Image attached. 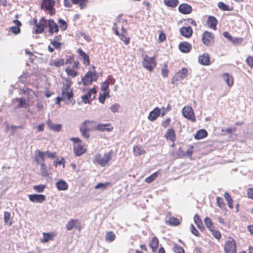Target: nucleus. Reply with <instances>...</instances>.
<instances>
[{
    "instance_id": "f257e3e1",
    "label": "nucleus",
    "mask_w": 253,
    "mask_h": 253,
    "mask_svg": "<svg viewBox=\"0 0 253 253\" xmlns=\"http://www.w3.org/2000/svg\"><path fill=\"white\" fill-rule=\"evenodd\" d=\"M72 84V82L70 79L69 78H66L65 79V82L63 83V86L62 88L61 95L62 96L65 95L66 99L69 101L73 98L74 96L73 89H71L69 91Z\"/></svg>"
},
{
    "instance_id": "f03ea898",
    "label": "nucleus",
    "mask_w": 253,
    "mask_h": 253,
    "mask_svg": "<svg viewBox=\"0 0 253 253\" xmlns=\"http://www.w3.org/2000/svg\"><path fill=\"white\" fill-rule=\"evenodd\" d=\"M113 154V151L110 150L109 152L105 153L103 157L100 154L97 155L95 160L100 166L105 167L111 159Z\"/></svg>"
},
{
    "instance_id": "7ed1b4c3",
    "label": "nucleus",
    "mask_w": 253,
    "mask_h": 253,
    "mask_svg": "<svg viewBox=\"0 0 253 253\" xmlns=\"http://www.w3.org/2000/svg\"><path fill=\"white\" fill-rule=\"evenodd\" d=\"M224 250L225 253H236L237 246L233 238L230 237L225 241Z\"/></svg>"
},
{
    "instance_id": "20e7f679",
    "label": "nucleus",
    "mask_w": 253,
    "mask_h": 253,
    "mask_svg": "<svg viewBox=\"0 0 253 253\" xmlns=\"http://www.w3.org/2000/svg\"><path fill=\"white\" fill-rule=\"evenodd\" d=\"M142 63L145 68L151 72L156 66L155 56L150 57L146 55L143 59Z\"/></svg>"
},
{
    "instance_id": "39448f33",
    "label": "nucleus",
    "mask_w": 253,
    "mask_h": 253,
    "mask_svg": "<svg viewBox=\"0 0 253 253\" xmlns=\"http://www.w3.org/2000/svg\"><path fill=\"white\" fill-rule=\"evenodd\" d=\"M42 20H44L45 24L48 27V32L50 34H53L54 32L57 33L59 31V27L53 19L47 20L44 17H42L41 21Z\"/></svg>"
},
{
    "instance_id": "423d86ee",
    "label": "nucleus",
    "mask_w": 253,
    "mask_h": 253,
    "mask_svg": "<svg viewBox=\"0 0 253 253\" xmlns=\"http://www.w3.org/2000/svg\"><path fill=\"white\" fill-rule=\"evenodd\" d=\"M93 76H95V73H93L91 71H88L82 78L81 82H79V84H80L83 83L84 86H88L92 84Z\"/></svg>"
},
{
    "instance_id": "0eeeda50",
    "label": "nucleus",
    "mask_w": 253,
    "mask_h": 253,
    "mask_svg": "<svg viewBox=\"0 0 253 253\" xmlns=\"http://www.w3.org/2000/svg\"><path fill=\"white\" fill-rule=\"evenodd\" d=\"M96 92L97 90L95 87L90 89L86 94L81 96L83 101L85 104L89 103L90 101L89 99H90L91 100H93L95 98L94 94H96Z\"/></svg>"
},
{
    "instance_id": "6e6552de",
    "label": "nucleus",
    "mask_w": 253,
    "mask_h": 253,
    "mask_svg": "<svg viewBox=\"0 0 253 253\" xmlns=\"http://www.w3.org/2000/svg\"><path fill=\"white\" fill-rule=\"evenodd\" d=\"M214 35L209 31L204 32L202 36V42L207 46H210L213 42Z\"/></svg>"
},
{
    "instance_id": "1a4fd4ad",
    "label": "nucleus",
    "mask_w": 253,
    "mask_h": 253,
    "mask_svg": "<svg viewBox=\"0 0 253 253\" xmlns=\"http://www.w3.org/2000/svg\"><path fill=\"white\" fill-rule=\"evenodd\" d=\"M182 113L185 118L193 122L195 121L194 113L191 107H184L182 110Z\"/></svg>"
},
{
    "instance_id": "9d476101",
    "label": "nucleus",
    "mask_w": 253,
    "mask_h": 253,
    "mask_svg": "<svg viewBox=\"0 0 253 253\" xmlns=\"http://www.w3.org/2000/svg\"><path fill=\"white\" fill-rule=\"evenodd\" d=\"M29 200L33 203H43L46 199L45 196L42 194H33L28 195Z\"/></svg>"
},
{
    "instance_id": "9b49d317",
    "label": "nucleus",
    "mask_w": 253,
    "mask_h": 253,
    "mask_svg": "<svg viewBox=\"0 0 253 253\" xmlns=\"http://www.w3.org/2000/svg\"><path fill=\"white\" fill-rule=\"evenodd\" d=\"M180 35L186 38H190L193 34V30L191 26L182 27L179 28Z\"/></svg>"
},
{
    "instance_id": "f8f14e48",
    "label": "nucleus",
    "mask_w": 253,
    "mask_h": 253,
    "mask_svg": "<svg viewBox=\"0 0 253 253\" xmlns=\"http://www.w3.org/2000/svg\"><path fill=\"white\" fill-rule=\"evenodd\" d=\"M90 123L89 120L85 121L83 123V125L80 128L82 135L86 139H88L89 137V134L88 133V132L90 130V129L86 126L87 123Z\"/></svg>"
},
{
    "instance_id": "ddd939ff",
    "label": "nucleus",
    "mask_w": 253,
    "mask_h": 253,
    "mask_svg": "<svg viewBox=\"0 0 253 253\" xmlns=\"http://www.w3.org/2000/svg\"><path fill=\"white\" fill-rule=\"evenodd\" d=\"M178 11L183 14H188L192 12L191 6L187 3H182L178 6Z\"/></svg>"
},
{
    "instance_id": "4468645a",
    "label": "nucleus",
    "mask_w": 253,
    "mask_h": 253,
    "mask_svg": "<svg viewBox=\"0 0 253 253\" xmlns=\"http://www.w3.org/2000/svg\"><path fill=\"white\" fill-rule=\"evenodd\" d=\"M199 62L203 65L207 66L211 64L210 56L207 53H204L198 58Z\"/></svg>"
},
{
    "instance_id": "2eb2a0df",
    "label": "nucleus",
    "mask_w": 253,
    "mask_h": 253,
    "mask_svg": "<svg viewBox=\"0 0 253 253\" xmlns=\"http://www.w3.org/2000/svg\"><path fill=\"white\" fill-rule=\"evenodd\" d=\"M178 47L180 51L185 53L189 52L192 49L191 44L186 42H181Z\"/></svg>"
},
{
    "instance_id": "dca6fc26",
    "label": "nucleus",
    "mask_w": 253,
    "mask_h": 253,
    "mask_svg": "<svg viewBox=\"0 0 253 253\" xmlns=\"http://www.w3.org/2000/svg\"><path fill=\"white\" fill-rule=\"evenodd\" d=\"M187 69L183 68L175 74L173 77V80H175L176 81H180L181 80L185 78L187 76Z\"/></svg>"
},
{
    "instance_id": "f3484780",
    "label": "nucleus",
    "mask_w": 253,
    "mask_h": 253,
    "mask_svg": "<svg viewBox=\"0 0 253 253\" xmlns=\"http://www.w3.org/2000/svg\"><path fill=\"white\" fill-rule=\"evenodd\" d=\"M160 114L161 110L157 107L150 112L148 118L150 121H154L157 119Z\"/></svg>"
},
{
    "instance_id": "a211bd4d",
    "label": "nucleus",
    "mask_w": 253,
    "mask_h": 253,
    "mask_svg": "<svg viewBox=\"0 0 253 253\" xmlns=\"http://www.w3.org/2000/svg\"><path fill=\"white\" fill-rule=\"evenodd\" d=\"M13 22L15 25L14 26H11L10 28V30L13 34L18 35L21 32L20 27L21 26L22 23L18 20H14Z\"/></svg>"
},
{
    "instance_id": "6ab92c4d",
    "label": "nucleus",
    "mask_w": 253,
    "mask_h": 253,
    "mask_svg": "<svg viewBox=\"0 0 253 253\" xmlns=\"http://www.w3.org/2000/svg\"><path fill=\"white\" fill-rule=\"evenodd\" d=\"M113 128L110 124H99L96 126L95 129L101 131H110Z\"/></svg>"
},
{
    "instance_id": "aec40b11",
    "label": "nucleus",
    "mask_w": 253,
    "mask_h": 253,
    "mask_svg": "<svg viewBox=\"0 0 253 253\" xmlns=\"http://www.w3.org/2000/svg\"><path fill=\"white\" fill-rule=\"evenodd\" d=\"M218 21L216 18L213 16H209L207 20V24L209 27L213 30L216 29V25Z\"/></svg>"
},
{
    "instance_id": "412c9836",
    "label": "nucleus",
    "mask_w": 253,
    "mask_h": 253,
    "mask_svg": "<svg viewBox=\"0 0 253 253\" xmlns=\"http://www.w3.org/2000/svg\"><path fill=\"white\" fill-rule=\"evenodd\" d=\"M45 22L44 20L40 21V22L38 24H36V29L33 31V33L36 34H39L42 33L45 26H44Z\"/></svg>"
},
{
    "instance_id": "4be33fe9",
    "label": "nucleus",
    "mask_w": 253,
    "mask_h": 253,
    "mask_svg": "<svg viewBox=\"0 0 253 253\" xmlns=\"http://www.w3.org/2000/svg\"><path fill=\"white\" fill-rule=\"evenodd\" d=\"M77 53L82 57L83 63L87 65H89V56L82 49L79 48L77 49Z\"/></svg>"
},
{
    "instance_id": "5701e85b",
    "label": "nucleus",
    "mask_w": 253,
    "mask_h": 253,
    "mask_svg": "<svg viewBox=\"0 0 253 253\" xmlns=\"http://www.w3.org/2000/svg\"><path fill=\"white\" fill-rule=\"evenodd\" d=\"M46 124L49 128L54 131L59 132L61 130L62 125L61 124H54L48 119L46 122Z\"/></svg>"
},
{
    "instance_id": "b1692460",
    "label": "nucleus",
    "mask_w": 253,
    "mask_h": 253,
    "mask_svg": "<svg viewBox=\"0 0 253 253\" xmlns=\"http://www.w3.org/2000/svg\"><path fill=\"white\" fill-rule=\"evenodd\" d=\"M56 186L59 191H65L68 188L67 182L62 179L59 180L56 183Z\"/></svg>"
},
{
    "instance_id": "393cba45",
    "label": "nucleus",
    "mask_w": 253,
    "mask_h": 253,
    "mask_svg": "<svg viewBox=\"0 0 253 253\" xmlns=\"http://www.w3.org/2000/svg\"><path fill=\"white\" fill-rule=\"evenodd\" d=\"M55 4V1L53 0H42L41 4V8H49L52 7Z\"/></svg>"
},
{
    "instance_id": "a878e982",
    "label": "nucleus",
    "mask_w": 253,
    "mask_h": 253,
    "mask_svg": "<svg viewBox=\"0 0 253 253\" xmlns=\"http://www.w3.org/2000/svg\"><path fill=\"white\" fill-rule=\"evenodd\" d=\"M74 152L76 156H80L84 153V151L83 146L81 144H74Z\"/></svg>"
},
{
    "instance_id": "bb28decb",
    "label": "nucleus",
    "mask_w": 253,
    "mask_h": 253,
    "mask_svg": "<svg viewBox=\"0 0 253 253\" xmlns=\"http://www.w3.org/2000/svg\"><path fill=\"white\" fill-rule=\"evenodd\" d=\"M222 78L229 87L233 85L234 81L233 78L231 75L228 73H225L222 75Z\"/></svg>"
},
{
    "instance_id": "cd10ccee",
    "label": "nucleus",
    "mask_w": 253,
    "mask_h": 253,
    "mask_svg": "<svg viewBox=\"0 0 253 253\" xmlns=\"http://www.w3.org/2000/svg\"><path fill=\"white\" fill-rule=\"evenodd\" d=\"M165 137L171 141H174L175 140V134L174 129L172 128L169 129L165 135Z\"/></svg>"
},
{
    "instance_id": "c85d7f7f",
    "label": "nucleus",
    "mask_w": 253,
    "mask_h": 253,
    "mask_svg": "<svg viewBox=\"0 0 253 253\" xmlns=\"http://www.w3.org/2000/svg\"><path fill=\"white\" fill-rule=\"evenodd\" d=\"M207 135V131L205 129H201L197 131L195 135V138L197 140H200L206 137Z\"/></svg>"
},
{
    "instance_id": "c756f323",
    "label": "nucleus",
    "mask_w": 253,
    "mask_h": 253,
    "mask_svg": "<svg viewBox=\"0 0 253 253\" xmlns=\"http://www.w3.org/2000/svg\"><path fill=\"white\" fill-rule=\"evenodd\" d=\"M16 100L18 102V104L15 107V109L26 108L27 103L25 98L22 97L17 98Z\"/></svg>"
},
{
    "instance_id": "7c9ffc66",
    "label": "nucleus",
    "mask_w": 253,
    "mask_h": 253,
    "mask_svg": "<svg viewBox=\"0 0 253 253\" xmlns=\"http://www.w3.org/2000/svg\"><path fill=\"white\" fill-rule=\"evenodd\" d=\"M78 220L77 219H71L66 224V228L68 231L72 230L74 228H78Z\"/></svg>"
},
{
    "instance_id": "2f4dec72",
    "label": "nucleus",
    "mask_w": 253,
    "mask_h": 253,
    "mask_svg": "<svg viewBox=\"0 0 253 253\" xmlns=\"http://www.w3.org/2000/svg\"><path fill=\"white\" fill-rule=\"evenodd\" d=\"M71 1L74 4H79L80 8L83 9L86 7L88 0H71Z\"/></svg>"
},
{
    "instance_id": "473e14b6",
    "label": "nucleus",
    "mask_w": 253,
    "mask_h": 253,
    "mask_svg": "<svg viewBox=\"0 0 253 253\" xmlns=\"http://www.w3.org/2000/svg\"><path fill=\"white\" fill-rule=\"evenodd\" d=\"M159 244L158 239L155 237L152 238L151 242L149 243V246L152 249L153 251L154 252L156 249H157Z\"/></svg>"
},
{
    "instance_id": "72a5a7b5",
    "label": "nucleus",
    "mask_w": 253,
    "mask_h": 253,
    "mask_svg": "<svg viewBox=\"0 0 253 253\" xmlns=\"http://www.w3.org/2000/svg\"><path fill=\"white\" fill-rule=\"evenodd\" d=\"M164 3L168 7H175L179 3L178 0H164Z\"/></svg>"
},
{
    "instance_id": "f704fd0d",
    "label": "nucleus",
    "mask_w": 253,
    "mask_h": 253,
    "mask_svg": "<svg viewBox=\"0 0 253 253\" xmlns=\"http://www.w3.org/2000/svg\"><path fill=\"white\" fill-rule=\"evenodd\" d=\"M218 8L223 11H232L233 9L232 7H230L223 2H219L217 4Z\"/></svg>"
},
{
    "instance_id": "c9c22d12",
    "label": "nucleus",
    "mask_w": 253,
    "mask_h": 253,
    "mask_svg": "<svg viewBox=\"0 0 253 253\" xmlns=\"http://www.w3.org/2000/svg\"><path fill=\"white\" fill-rule=\"evenodd\" d=\"M116 238L115 234L112 231L107 232L105 236V241L107 242H113Z\"/></svg>"
},
{
    "instance_id": "e433bc0d",
    "label": "nucleus",
    "mask_w": 253,
    "mask_h": 253,
    "mask_svg": "<svg viewBox=\"0 0 253 253\" xmlns=\"http://www.w3.org/2000/svg\"><path fill=\"white\" fill-rule=\"evenodd\" d=\"M204 220L206 227L209 229L210 231L213 230V229H214L213 222L209 217H206Z\"/></svg>"
},
{
    "instance_id": "4c0bfd02",
    "label": "nucleus",
    "mask_w": 253,
    "mask_h": 253,
    "mask_svg": "<svg viewBox=\"0 0 253 253\" xmlns=\"http://www.w3.org/2000/svg\"><path fill=\"white\" fill-rule=\"evenodd\" d=\"M133 152L136 156H140L145 153L143 148L140 146H135L133 147Z\"/></svg>"
},
{
    "instance_id": "58836bf2",
    "label": "nucleus",
    "mask_w": 253,
    "mask_h": 253,
    "mask_svg": "<svg viewBox=\"0 0 253 253\" xmlns=\"http://www.w3.org/2000/svg\"><path fill=\"white\" fill-rule=\"evenodd\" d=\"M159 172L157 171L151 175H150L149 176L146 177L145 178V181L148 183H151L153 181H154L158 176Z\"/></svg>"
},
{
    "instance_id": "ea45409f",
    "label": "nucleus",
    "mask_w": 253,
    "mask_h": 253,
    "mask_svg": "<svg viewBox=\"0 0 253 253\" xmlns=\"http://www.w3.org/2000/svg\"><path fill=\"white\" fill-rule=\"evenodd\" d=\"M224 198L227 202L228 207L230 209L233 208L232 199L228 192H225L224 195Z\"/></svg>"
},
{
    "instance_id": "a19ab883",
    "label": "nucleus",
    "mask_w": 253,
    "mask_h": 253,
    "mask_svg": "<svg viewBox=\"0 0 253 253\" xmlns=\"http://www.w3.org/2000/svg\"><path fill=\"white\" fill-rule=\"evenodd\" d=\"M41 171L42 175L43 176H47L48 175V172L47 169V167L44 163H42L41 164Z\"/></svg>"
},
{
    "instance_id": "79ce46f5",
    "label": "nucleus",
    "mask_w": 253,
    "mask_h": 253,
    "mask_svg": "<svg viewBox=\"0 0 253 253\" xmlns=\"http://www.w3.org/2000/svg\"><path fill=\"white\" fill-rule=\"evenodd\" d=\"M58 23L62 31H65L67 28V24L66 21L61 18L58 19Z\"/></svg>"
},
{
    "instance_id": "37998d69",
    "label": "nucleus",
    "mask_w": 253,
    "mask_h": 253,
    "mask_svg": "<svg viewBox=\"0 0 253 253\" xmlns=\"http://www.w3.org/2000/svg\"><path fill=\"white\" fill-rule=\"evenodd\" d=\"M216 202L218 206V207L222 209H224L226 207L225 204L224 202L223 199L222 198L220 197H217L216 198Z\"/></svg>"
},
{
    "instance_id": "c03bdc74",
    "label": "nucleus",
    "mask_w": 253,
    "mask_h": 253,
    "mask_svg": "<svg viewBox=\"0 0 253 253\" xmlns=\"http://www.w3.org/2000/svg\"><path fill=\"white\" fill-rule=\"evenodd\" d=\"M65 71L68 75L70 76L73 78L76 77L78 75V72L73 69L67 68L65 69Z\"/></svg>"
},
{
    "instance_id": "a18cd8bd",
    "label": "nucleus",
    "mask_w": 253,
    "mask_h": 253,
    "mask_svg": "<svg viewBox=\"0 0 253 253\" xmlns=\"http://www.w3.org/2000/svg\"><path fill=\"white\" fill-rule=\"evenodd\" d=\"M110 184V182H106V183H99L95 186V189H105L106 187Z\"/></svg>"
},
{
    "instance_id": "49530a36",
    "label": "nucleus",
    "mask_w": 253,
    "mask_h": 253,
    "mask_svg": "<svg viewBox=\"0 0 253 253\" xmlns=\"http://www.w3.org/2000/svg\"><path fill=\"white\" fill-rule=\"evenodd\" d=\"M173 251L175 253H185L183 248L177 244L174 245Z\"/></svg>"
},
{
    "instance_id": "de8ad7c7",
    "label": "nucleus",
    "mask_w": 253,
    "mask_h": 253,
    "mask_svg": "<svg viewBox=\"0 0 253 253\" xmlns=\"http://www.w3.org/2000/svg\"><path fill=\"white\" fill-rule=\"evenodd\" d=\"M45 188V185L42 184L35 185L33 187L34 189L39 193L42 192L44 191Z\"/></svg>"
},
{
    "instance_id": "09e8293b",
    "label": "nucleus",
    "mask_w": 253,
    "mask_h": 253,
    "mask_svg": "<svg viewBox=\"0 0 253 253\" xmlns=\"http://www.w3.org/2000/svg\"><path fill=\"white\" fill-rule=\"evenodd\" d=\"M10 217V213L8 211H4V222L5 223H8L9 225H11L12 224V222L10 221L9 223V221Z\"/></svg>"
},
{
    "instance_id": "8fccbe9b",
    "label": "nucleus",
    "mask_w": 253,
    "mask_h": 253,
    "mask_svg": "<svg viewBox=\"0 0 253 253\" xmlns=\"http://www.w3.org/2000/svg\"><path fill=\"white\" fill-rule=\"evenodd\" d=\"M169 225L174 226H177L180 223L179 220L177 218L173 217L169 218Z\"/></svg>"
},
{
    "instance_id": "3c124183",
    "label": "nucleus",
    "mask_w": 253,
    "mask_h": 253,
    "mask_svg": "<svg viewBox=\"0 0 253 253\" xmlns=\"http://www.w3.org/2000/svg\"><path fill=\"white\" fill-rule=\"evenodd\" d=\"M43 238L41 239L42 243H47L51 239V234L50 233H43Z\"/></svg>"
},
{
    "instance_id": "603ef678",
    "label": "nucleus",
    "mask_w": 253,
    "mask_h": 253,
    "mask_svg": "<svg viewBox=\"0 0 253 253\" xmlns=\"http://www.w3.org/2000/svg\"><path fill=\"white\" fill-rule=\"evenodd\" d=\"M190 231L191 233L195 236L197 237H200L201 235L199 231L197 230L193 224H191L190 225Z\"/></svg>"
},
{
    "instance_id": "864d4df0",
    "label": "nucleus",
    "mask_w": 253,
    "mask_h": 253,
    "mask_svg": "<svg viewBox=\"0 0 253 253\" xmlns=\"http://www.w3.org/2000/svg\"><path fill=\"white\" fill-rule=\"evenodd\" d=\"M118 36L120 37V39L125 43L126 44H128L129 43L130 39L129 38H127L125 35V34H120V35H118Z\"/></svg>"
},
{
    "instance_id": "5fc2aeb1",
    "label": "nucleus",
    "mask_w": 253,
    "mask_h": 253,
    "mask_svg": "<svg viewBox=\"0 0 253 253\" xmlns=\"http://www.w3.org/2000/svg\"><path fill=\"white\" fill-rule=\"evenodd\" d=\"M64 64V60L63 59H60L58 60H55L53 62V65L56 67H59Z\"/></svg>"
},
{
    "instance_id": "6e6d98bb",
    "label": "nucleus",
    "mask_w": 253,
    "mask_h": 253,
    "mask_svg": "<svg viewBox=\"0 0 253 253\" xmlns=\"http://www.w3.org/2000/svg\"><path fill=\"white\" fill-rule=\"evenodd\" d=\"M50 43L53 46L54 48L57 49H59L61 48L62 43L57 41L54 40L51 41Z\"/></svg>"
},
{
    "instance_id": "4d7b16f0",
    "label": "nucleus",
    "mask_w": 253,
    "mask_h": 253,
    "mask_svg": "<svg viewBox=\"0 0 253 253\" xmlns=\"http://www.w3.org/2000/svg\"><path fill=\"white\" fill-rule=\"evenodd\" d=\"M101 89L102 91H107L109 90V83L107 82V81H104L101 84Z\"/></svg>"
},
{
    "instance_id": "13d9d810",
    "label": "nucleus",
    "mask_w": 253,
    "mask_h": 253,
    "mask_svg": "<svg viewBox=\"0 0 253 253\" xmlns=\"http://www.w3.org/2000/svg\"><path fill=\"white\" fill-rule=\"evenodd\" d=\"M119 104H115L110 106V109L113 113L118 112L120 108Z\"/></svg>"
},
{
    "instance_id": "bf43d9fd",
    "label": "nucleus",
    "mask_w": 253,
    "mask_h": 253,
    "mask_svg": "<svg viewBox=\"0 0 253 253\" xmlns=\"http://www.w3.org/2000/svg\"><path fill=\"white\" fill-rule=\"evenodd\" d=\"M210 231L212 232V234L214 238L217 239L221 238V234L218 231L215 230L214 229H213V230H211Z\"/></svg>"
},
{
    "instance_id": "052dcab7",
    "label": "nucleus",
    "mask_w": 253,
    "mask_h": 253,
    "mask_svg": "<svg viewBox=\"0 0 253 253\" xmlns=\"http://www.w3.org/2000/svg\"><path fill=\"white\" fill-rule=\"evenodd\" d=\"M169 70L167 69V64H165L162 69V74L164 77H167L168 76Z\"/></svg>"
},
{
    "instance_id": "680f3d73",
    "label": "nucleus",
    "mask_w": 253,
    "mask_h": 253,
    "mask_svg": "<svg viewBox=\"0 0 253 253\" xmlns=\"http://www.w3.org/2000/svg\"><path fill=\"white\" fill-rule=\"evenodd\" d=\"M65 159L63 158H62L61 160H59L58 161H54L53 162V164L56 167L57 166V165H63V167H65Z\"/></svg>"
},
{
    "instance_id": "e2e57ef3",
    "label": "nucleus",
    "mask_w": 253,
    "mask_h": 253,
    "mask_svg": "<svg viewBox=\"0 0 253 253\" xmlns=\"http://www.w3.org/2000/svg\"><path fill=\"white\" fill-rule=\"evenodd\" d=\"M247 64L251 68L253 67V58L252 56H249L246 60Z\"/></svg>"
},
{
    "instance_id": "0e129e2a",
    "label": "nucleus",
    "mask_w": 253,
    "mask_h": 253,
    "mask_svg": "<svg viewBox=\"0 0 253 253\" xmlns=\"http://www.w3.org/2000/svg\"><path fill=\"white\" fill-rule=\"evenodd\" d=\"M45 155L50 159H54L56 157L55 152H51L48 151L45 152Z\"/></svg>"
},
{
    "instance_id": "69168bd1",
    "label": "nucleus",
    "mask_w": 253,
    "mask_h": 253,
    "mask_svg": "<svg viewBox=\"0 0 253 253\" xmlns=\"http://www.w3.org/2000/svg\"><path fill=\"white\" fill-rule=\"evenodd\" d=\"M38 156L42 161H43L44 160V155H45V152H42L40 150H37V151Z\"/></svg>"
},
{
    "instance_id": "338daca9",
    "label": "nucleus",
    "mask_w": 253,
    "mask_h": 253,
    "mask_svg": "<svg viewBox=\"0 0 253 253\" xmlns=\"http://www.w3.org/2000/svg\"><path fill=\"white\" fill-rule=\"evenodd\" d=\"M65 98H66V96H65V95L62 96V95H61V96H57V97H56V104H58V105H60V102H61V101H63V100L64 99H65Z\"/></svg>"
},
{
    "instance_id": "774afa93",
    "label": "nucleus",
    "mask_w": 253,
    "mask_h": 253,
    "mask_svg": "<svg viewBox=\"0 0 253 253\" xmlns=\"http://www.w3.org/2000/svg\"><path fill=\"white\" fill-rule=\"evenodd\" d=\"M248 197L253 199V188H250L247 190Z\"/></svg>"
}]
</instances>
